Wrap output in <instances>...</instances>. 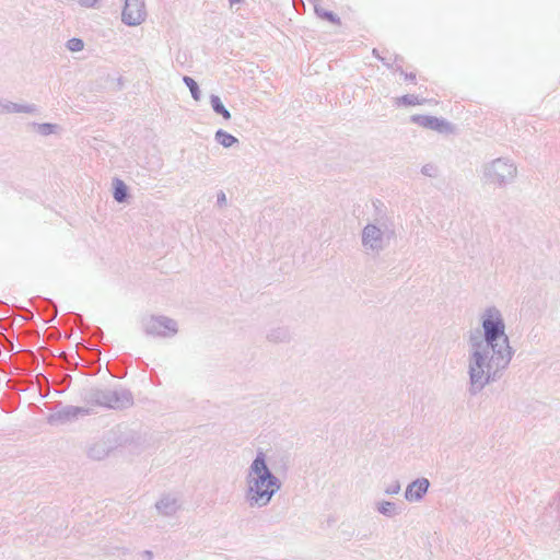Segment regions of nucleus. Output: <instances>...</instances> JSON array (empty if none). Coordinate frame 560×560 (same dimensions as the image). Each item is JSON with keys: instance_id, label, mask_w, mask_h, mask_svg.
Here are the masks:
<instances>
[{"instance_id": "17", "label": "nucleus", "mask_w": 560, "mask_h": 560, "mask_svg": "<svg viewBox=\"0 0 560 560\" xmlns=\"http://www.w3.org/2000/svg\"><path fill=\"white\" fill-rule=\"evenodd\" d=\"M390 506H392V504L388 503V502L383 504L382 505V512H384V513L388 512Z\"/></svg>"}, {"instance_id": "1", "label": "nucleus", "mask_w": 560, "mask_h": 560, "mask_svg": "<svg viewBox=\"0 0 560 560\" xmlns=\"http://www.w3.org/2000/svg\"><path fill=\"white\" fill-rule=\"evenodd\" d=\"M486 347L491 348V355L488 350L485 354L476 351L474 354L475 362L470 366V377L474 384H482L488 380L490 371V362L497 361L495 364H505L511 355L508 337L505 335L504 323L497 311H488L483 323Z\"/></svg>"}, {"instance_id": "5", "label": "nucleus", "mask_w": 560, "mask_h": 560, "mask_svg": "<svg viewBox=\"0 0 560 560\" xmlns=\"http://www.w3.org/2000/svg\"><path fill=\"white\" fill-rule=\"evenodd\" d=\"M428 488L429 481L427 479L417 480L408 487L406 497L409 500L419 499L427 492Z\"/></svg>"}, {"instance_id": "9", "label": "nucleus", "mask_w": 560, "mask_h": 560, "mask_svg": "<svg viewBox=\"0 0 560 560\" xmlns=\"http://www.w3.org/2000/svg\"><path fill=\"white\" fill-rule=\"evenodd\" d=\"M114 197L117 201L121 202L125 197H126V186L125 184L117 179L115 182V191H114Z\"/></svg>"}, {"instance_id": "13", "label": "nucleus", "mask_w": 560, "mask_h": 560, "mask_svg": "<svg viewBox=\"0 0 560 560\" xmlns=\"http://www.w3.org/2000/svg\"><path fill=\"white\" fill-rule=\"evenodd\" d=\"M400 102L404 104H408V105L423 104V101H420L418 97H415V96H404V97H401Z\"/></svg>"}, {"instance_id": "4", "label": "nucleus", "mask_w": 560, "mask_h": 560, "mask_svg": "<svg viewBox=\"0 0 560 560\" xmlns=\"http://www.w3.org/2000/svg\"><path fill=\"white\" fill-rule=\"evenodd\" d=\"M412 121L420 125L423 128H428L439 132L451 130V126L447 121L432 116L415 115L412 117Z\"/></svg>"}, {"instance_id": "7", "label": "nucleus", "mask_w": 560, "mask_h": 560, "mask_svg": "<svg viewBox=\"0 0 560 560\" xmlns=\"http://www.w3.org/2000/svg\"><path fill=\"white\" fill-rule=\"evenodd\" d=\"M211 105L214 112L222 115L224 119L231 118L230 112L224 107V105L222 104L221 100L218 96L211 97Z\"/></svg>"}, {"instance_id": "10", "label": "nucleus", "mask_w": 560, "mask_h": 560, "mask_svg": "<svg viewBox=\"0 0 560 560\" xmlns=\"http://www.w3.org/2000/svg\"><path fill=\"white\" fill-rule=\"evenodd\" d=\"M173 323L171 320H164V319H156L152 326H151V330L150 332L151 334H158L159 332V328L161 326H164L165 328H168L171 330L174 331V328H171L170 326L172 325Z\"/></svg>"}, {"instance_id": "8", "label": "nucleus", "mask_w": 560, "mask_h": 560, "mask_svg": "<svg viewBox=\"0 0 560 560\" xmlns=\"http://www.w3.org/2000/svg\"><path fill=\"white\" fill-rule=\"evenodd\" d=\"M380 230L374 225H368L363 232V241L369 244L372 241H376L380 237Z\"/></svg>"}, {"instance_id": "2", "label": "nucleus", "mask_w": 560, "mask_h": 560, "mask_svg": "<svg viewBox=\"0 0 560 560\" xmlns=\"http://www.w3.org/2000/svg\"><path fill=\"white\" fill-rule=\"evenodd\" d=\"M250 493L256 503H267L278 486L269 472L262 455L257 456L252 465Z\"/></svg>"}, {"instance_id": "6", "label": "nucleus", "mask_w": 560, "mask_h": 560, "mask_svg": "<svg viewBox=\"0 0 560 560\" xmlns=\"http://www.w3.org/2000/svg\"><path fill=\"white\" fill-rule=\"evenodd\" d=\"M215 138L225 148H230L237 142V139L234 136L223 130H218L215 133Z\"/></svg>"}, {"instance_id": "15", "label": "nucleus", "mask_w": 560, "mask_h": 560, "mask_svg": "<svg viewBox=\"0 0 560 560\" xmlns=\"http://www.w3.org/2000/svg\"><path fill=\"white\" fill-rule=\"evenodd\" d=\"M324 18H325V19H327V20H329V21H330V22H332V23H337V24H339V23H340L339 19H338L334 13L325 12V13H324Z\"/></svg>"}, {"instance_id": "3", "label": "nucleus", "mask_w": 560, "mask_h": 560, "mask_svg": "<svg viewBox=\"0 0 560 560\" xmlns=\"http://www.w3.org/2000/svg\"><path fill=\"white\" fill-rule=\"evenodd\" d=\"M147 15L144 0H126L122 20L129 25H138Z\"/></svg>"}, {"instance_id": "11", "label": "nucleus", "mask_w": 560, "mask_h": 560, "mask_svg": "<svg viewBox=\"0 0 560 560\" xmlns=\"http://www.w3.org/2000/svg\"><path fill=\"white\" fill-rule=\"evenodd\" d=\"M184 81H185L186 85L189 88V90L192 94V97L195 100H199V90H198L197 83L189 77H185Z\"/></svg>"}, {"instance_id": "12", "label": "nucleus", "mask_w": 560, "mask_h": 560, "mask_svg": "<svg viewBox=\"0 0 560 560\" xmlns=\"http://www.w3.org/2000/svg\"><path fill=\"white\" fill-rule=\"evenodd\" d=\"M83 42L80 38H71L67 44V47L71 51H80L83 49Z\"/></svg>"}, {"instance_id": "18", "label": "nucleus", "mask_w": 560, "mask_h": 560, "mask_svg": "<svg viewBox=\"0 0 560 560\" xmlns=\"http://www.w3.org/2000/svg\"><path fill=\"white\" fill-rule=\"evenodd\" d=\"M416 75L415 74H411L410 75V80H415Z\"/></svg>"}, {"instance_id": "16", "label": "nucleus", "mask_w": 560, "mask_h": 560, "mask_svg": "<svg viewBox=\"0 0 560 560\" xmlns=\"http://www.w3.org/2000/svg\"><path fill=\"white\" fill-rule=\"evenodd\" d=\"M117 401H118V398H117V397H115V401H114V402L112 401V399H107V400L105 401V404H106L107 406H109V407L114 408V407L116 406V402H117Z\"/></svg>"}, {"instance_id": "14", "label": "nucleus", "mask_w": 560, "mask_h": 560, "mask_svg": "<svg viewBox=\"0 0 560 560\" xmlns=\"http://www.w3.org/2000/svg\"><path fill=\"white\" fill-rule=\"evenodd\" d=\"M81 412H83V410H81L80 408H73L72 410L66 411L63 416L60 415L59 418H61V417L68 418L70 416L75 417Z\"/></svg>"}]
</instances>
